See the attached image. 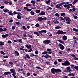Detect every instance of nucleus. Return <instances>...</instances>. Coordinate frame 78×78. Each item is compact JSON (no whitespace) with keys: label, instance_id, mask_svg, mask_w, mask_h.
Listing matches in <instances>:
<instances>
[{"label":"nucleus","instance_id":"obj_29","mask_svg":"<svg viewBox=\"0 0 78 78\" xmlns=\"http://www.w3.org/2000/svg\"><path fill=\"white\" fill-rule=\"evenodd\" d=\"M3 11H4V12H8V11H9V10L3 9Z\"/></svg>","mask_w":78,"mask_h":78},{"label":"nucleus","instance_id":"obj_60","mask_svg":"<svg viewBox=\"0 0 78 78\" xmlns=\"http://www.w3.org/2000/svg\"><path fill=\"white\" fill-rule=\"evenodd\" d=\"M12 2L11 1H9L8 2V3H9V5H12Z\"/></svg>","mask_w":78,"mask_h":78},{"label":"nucleus","instance_id":"obj_12","mask_svg":"<svg viewBox=\"0 0 78 78\" xmlns=\"http://www.w3.org/2000/svg\"><path fill=\"white\" fill-rule=\"evenodd\" d=\"M9 36V34H5V35L2 34V37L3 38H5L6 37H8V36Z\"/></svg>","mask_w":78,"mask_h":78},{"label":"nucleus","instance_id":"obj_57","mask_svg":"<svg viewBox=\"0 0 78 78\" xmlns=\"http://www.w3.org/2000/svg\"><path fill=\"white\" fill-rule=\"evenodd\" d=\"M26 56H27V58H28V59L30 58V57L29 55H28V54L26 55Z\"/></svg>","mask_w":78,"mask_h":78},{"label":"nucleus","instance_id":"obj_30","mask_svg":"<svg viewBox=\"0 0 78 78\" xmlns=\"http://www.w3.org/2000/svg\"><path fill=\"white\" fill-rule=\"evenodd\" d=\"M17 41H18L19 42H20V43H23L21 39H18L17 40Z\"/></svg>","mask_w":78,"mask_h":78},{"label":"nucleus","instance_id":"obj_31","mask_svg":"<svg viewBox=\"0 0 78 78\" xmlns=\"http://www.w3.org/2000/svg\"><path fill=\"white\" fill-rule=\"evenodd\" d=\"M15 54H16L17 56H19V52H18L17 51H15Z\"/></svg>","mask_w":78,"mask_h":78},{"label":"nucleus","instance_id":"obj_39","mask_svg":"<svg viewBox=\"0 0 78 78\" xmlns=\"http://www.w3.org/2000/svg\"><path fill=\"white\" fill-rule=\"evenodd\" d=\"M78 2V0H74L72 3L73 4H75Z\"/></svg>","mask_w":78,"mask_h":78},{"label":"nucleus","instance_id":"obj_54","mask_svg":"<svg viewBox=\"0 0 78 78\" xmlns=\"http://www.w3.org/2000/svg\"><path fill=\"white\" fill-rule=\"evenodd\" d=\"M71 56L73 57V58H75V55H74L73 54H71Z\"/></svg>","mask_w":78,"mask_h":78},{"label":"nucleus","instance_id":"obj_48","mask_svg":"<svg viewBox=\"0 0 78 78\" xmlns=\"http://www.w3.org/2000/svg\"><path fill=\"white\" fill-rule=\"evenodd\" d=\"M66 69L67 70H70V67H68L66 68Z\"/></svg>","mask_w":78,"mask_h":78},{"label":"nucleus","instance_id":"obj_10","mask_svg":"<svg viewBox=\"0 0 78 78\" xmlns=\"http://www.w3.org/2000/svg\"><path fill=\"white\" fill-rule=\"evenodd\" d=\"M44 58H45L46 59H48V58H51V56H50V55L48 54H46L45 55Z\"/></svg>","mask_w":78,"mask_h":78},{"label":"nucleus","instance_id":"obj_24","mask_svg":"<svg viewBox=\"0 0 78 78\" xmlns=\"http://www.w3.org/2000/svg\"><path fill=\"white\" fill-rule=\"evenodd\" d=\"M3 45H4V42L0 41V46H3Z\"/></svg>","mask_w":78,"mask_h":78},{"label":"nucleus","instance_id":"obj_47","mask_svg":"<svg viewBox=\"0 0 78 78\" xmlns=\"http://www.w3.org/2000/svg\"><path fill=\"white\" fill-rule=\"evenodd\" d=\"M12 75H16V72H15V71L13 72L12 73Z\"/></svg>","mask_w":78,"mask_h":78},{"label":"nucleus","instance_id":"obj_28","mask_svg":"<svg viewBox=\"0 0 78 78\" xmlns=\"http://www.w3.org/2000/svg\"><path fill=\"white\" fill-rule=\"evenodd\" d=\"M60 28H61V27L59 26H56L55 27L56 30H57V29H59Z\"/></svg>","mask_w":78,"mask_h":78},{"label":"nucleus","instance_id":"obj_3","mask_svg":"<svg viewBox=\"0 0 78 78\" xmlns=\"http://www.w3.org/2000/svg\"><path fill=\"white\" fill-rule=\"evenodd\" d=\"M43 42L44 44L48 45V44H50V40H46L44 41H43Z\"/></svg>","mask_w":78,"mask_h":78},{"label":"nucleus","instance_id":"obj_11","mask_svg":"<svg viewBox=\"0 0 78 78\" xmlns=\"http://www.w3.org/2000/svg\"><path fill=\"white\" fill-rule=\"evenodd\" d=\"M40 34H41V33H47V30H41V31H39L38 32Z\"/></svg>","mask_w":78,"mask_h":78},{"label":"nucleus","instance_id":"obj_53","mask_svg":"<svg viewBox=\"0 0 78 78\" xmlns=\"http://www.w3.org/2000/svg\"><path fill=\"white\" fill-rule=\"evenodd\" d=\"M16 27V26H12V30H15V27Z\"/></svg>","mask_w":78,"mask_h":78},{"label":"nucleus","instance_id":"obj_19","mask_svg":"<svg viewBox=\"0 0 78 78\" xmlns=\"http://www.w3.org/2000/svg\"><path fill=\"white\" fill-rule=\"evenodd\" d=\"M60 16H62L65 17L64 16H66V13L65 12H63L62 13H61Z\"/></svg>","mask_w":78,"mask_h":78},{"label":"nucleus","instance_id":"obj_49","mask_svg":"<svg viewBox=\"0 0 78 78\" xmlns=\"http://www.w3.org/2000/svg\"><path fill=\"white\" fill-rule=\"evenodd\" d=\"M74 68L76 70H78V66H75L74 67Z\"/></svg>","mask_w":78,"mask_h":78},{"label":"nucleus","instance_id":"obj_16","mask_svg":"<svg viewBox=\"0 0 78 78\" xmlns=\"http://www.w3.org/2000/svg\"><path fill=\"white\" fill-rule=\"evenodd\" d=\"M67 39V37L66 35H64L62 37V39L64 41H66Z\"/></svg>","mask_w":78,"mask_h":78},{"label":"nucleus","instance_id":"obj_43","mask_svg":"<svg viewBox=\"0 0 78 78\" xmlns=\"http://www.w3.org/2000/svg\"><path fill=\"white\" fill-rule=\"evenodd\" d=\"M39 26H40V25H39V23H37L35 25V26L36 27H39Z\"/></svg>","mask_w":78,"mask_h":78},{"label":"nucleus","instance_id":"obj_64","mask_svg":"<svg viewBox=\"0 0 78 78\" xmlns=\"http://www.w3.org/2000/svg\"><path fill=\"white\" fill-rule=\"evenodd\" d=\"M59 54H62V51H60L59 52Z\"/></svg>","mask_w":78,"mask_h":78},{"label":"nucleus","instance_id":"obj_63","mask_svg":"<svg viewBox=\"0 0 78 78\" xmlns=\"http://www.w3.org/2000/svg\"><path fill=\"white\" fill-rule=\"evenodd\" d=\"M7 43H8V44H11V43H12V42H11V41H7Z\"/></svg>","mask_w":78,"mask_h":78},{"label":"nucleus","instance_id":"obj_36","mask_svg":"<svg viewBox=\"0 0 78 78\" xmlns=\"http://www.w3.org/2000/svg\"><path fill=\"white\" fill-rule=\"evenodd\" d=\"M55 16H56L57 17H58H58H59V14L58 13H56L55 14Z\"/></svg>","mask_w":78,"mask_h":78},{"label":"nucleus","instance_id":"obj_2","mask_svg":"<svg viewBox=\"0 0 78 78\" xmlns=\"http://www.w3.org/2000/svg\"><path fill=\"white\" fill-rule=\"evenodd\" d=\"M63 17L64 19L66 21L67 23H68V24H70V22L71 21V20L70 18L69 17L66 16H64Z\"/></svg>","mask_w":78,"mask_h":78},{"label":"nucleus","instance_id":"obj_21","mask_svg":"<svg viewBox=\"0 0 78 78\" xmlns=\"http://www.w3.org/2000/svg\"><path fill=\"white\" fill-rule=\"evenodd\" d=\"M63 6L65 7V8H70V6L69 5H63Z\"/></svg>","mask_w":78,"mask_h":78},{"label":"nucleus","instance_id":"obj_8","mask_svg":"<svg viewBox=\"0 0 78 78\" xmlns=\"http://www.w3.org/2000/svg\"><path fill=\"white\" fill-rule=\"evenodd\" d=\"M52 53V52L51 51H49V52H47L46 51H44L43 52H42V55H46V54H47V53L48 54H51Z\"/></svg>","mask_w":78,"mask_h":78},{"label":"nucleus","instance_id":"obj_14","mask_svg":"<svg viewBox=\"0 0 78 78\" xmlns=\"http://www.w3.org/2000/svg\"><path fill=\"white\" fill-rule=\"evenodd\" d=\"M37 20L39 22H42V20H43V18L42 17H38Z\"/></svg>","mask_w":78,"mask_h":78},{"label":"nucleus","instance_id":"obj_55","mask_svg":"<svg viewBox=\"0 0 78 78\" xmlns=\"http://www.w3.org/2000/svg\"><path fill=\"white\" fill-rule=\"evenodd\" d=\"M22 28H23V29H24V30H27V28H26V27H25V26H23Z\"/></svg>","mask_w":78,"mask_h":78},{"label":"nucleus","instance_id":"obj_23","mask_svg":"<svg viewBox=\"0 0 78 78\" xmlns=\"http://www.w3.org/2000/svg\"><path fill=\"white\" fill-rule=\"evenodd\" d=\"M40 12L41 11L39 10H35V12L36 13H37V14H39Z\"/></svg>","mask_w":78,"mask_h":78},{"label":"nucleus","instance_id":"obj_25","mask_svg":"<svg viewBox=\"0 0 78 78\" xmlns=\"http://www.w3.org/2000/svg\"><path fill=\"white\" fill-rule=\"evenodd\" d=\"M34 34H36L38 36H40V35H39V33L36 32H34Z\"/></svg>","mask_w":78,"mask_h":78},{"label":"nucleus","instance_id":"obj_32","mask_svg":"<svg viewBox=\"0 0 78 78\" xmlns=\"http://www.w3.org/2000/svg\"><path fill=\"white\" fill-rule=\"evenodd\" d=\"M54 23L55 24H56L57 23H59V22L58 21L56 20L55 21H54Z\"/></svg>","mask_w":78,"mask_h":78},{"label":"nucleus","instance_id":"obj_26","mask_svg":"<svg viewBox=\"0 0 78 78\" xmlns=\"http://www.w3.org/2000/svg\"><path fill=\"white\" fill-rule=\"evenodd\" d=\"M32 6V5L30 3H27L26 5V6Z\"/></svg>","mask_w":78,"mask_h":78},{"label":"nucleus","instance_id":"obj_34","mask_svg":"<svg viewBox=\"0 0 78 78\" xmlns=\"http://www.w3.org/2000/svg\"><path fill=\"white\" fill-rule=\"evenodd\" d=\"M0 53L2 54V55H4L6 54L5 52H3V51H0Z\"/></svg>","mask_w":78,"mask_h":78},{"label":"nucleus","instance_id":"obj_18","mask_svg":"<svg viewBox=\"0 0 78 78\" xmlns=\"http://www.w3.org/2000/svg\"><path fill=\"white\" fill-rule=\"evenodd\" d=\"M62 72V71L61 70L59 69H56V73H58L59 72Z\"/></svg>","mask_w":78,"mask_h":78},{"label":"nucleus","instance_id":"obj_9","mask_svg":"<svg viewBox=\"0 0 78 78\" xmlns=\"http://www.w3.org/2000/svg\"><path fill=\"white\" fill-rule=\"evenodd\" d=\"M62 30H58L57 32H56V34H57L58 35L59 34H62Z\"/></svg>","mask_w":78,"mask_h":78},{"label":"nucleus","instance_id":"obj_42","mask_svg":"<svg viewBox=\"0 0 78 78\" xmlns=\"http://www.w3.org/2000/svg\"><path fill=\"white\" fill-rule=\"evenodd\" d=\"M58 41L59 42H60V43H62V44H64V42L63 41H61V40H58Z\"/></svg>","mask_w":78,"mask_h":78},{"label":"nucleus","instance_id":"obj_52","mask_svg":"<svg viewBox=\"0 0 78 78\" xmlns=\"http://www.w3.org/2000/svg\"><path fill=\"white\" fill-rule=\"evenodd\" d=\"M35 68L36 69H40L41 70L42 69H41V67H39V66H36L35 67Z\"/></svg>","mask_w":78,"mask_h":78},{"label":"nucleus","instance_id":"obj_38","mask_svg":"<svg viewBox=\"0 0 78 78\" xmlns=\"http://www.w3.org/2000/svg\"><path fill=\"white\" fill-rule=\"evenodd\" d=\"M46 9L47 10H51V9H52V8L51 7H48Z\"/></svg>","mask_w":78,"mask_h":78},{"label":"nucleus","instance_id":"obj_41","mask_svg":"<svg viewBox=\"0 0 78 78\" xmlns=\"http://www.w3.org/2000/svg\"><path fill=\"white\" fill-rule=\"evenodd\" d=\"M69 75L70 76H75V74L73 73H69Z\"/></svg>","mask_w":78,"mask_h":78},{"label":"nucleus","instance_id":"obj_7","mask_svg":"<svg viewBox=\"0 0 78 78\" xmlns=\"http://www.w3.org/2000/svg\"><path fill=\"white\" fill-rule=\"evenodd\" d=\"M45 14V12L44 11H41L39 13L40 16H44Z\"/></svg>","mask_w":78,"mask_h":78},{"label":"nucleus","instance_id":"obj_4","mask_svg":"<svg viewBox=\"0 0 78 78\" xmlns=\"http://www.w3.org/2000/svg\"><path fill=\"white\" fill-rule=\"evenodd\" d=\"M58 46L59 47V48H60L61 50H64V48H65L64 46L63 45L61 44H59Z\"/></svg>","mask_w":78,"mask_h":78},{"label":"nucleus","instance_id":"obj_51","mask_svg":"<svg viewBox=\"0 0 78 78\" xmlns=\"http://www.w3.org/2000/svg\"><path fill=\"white\" fill-rule=\"evenodd\" d=\"M35 54H36V55H37V54H38V53H39V52H38V51H37L36 50L35 51Z\"/></svg>","mask_w":78,"mask_h":78},{"label":"nucleus","instance_id":"obj_58","mask_svg":"<svg viewBox=\"0 0 78 78\" xmlns=\"http://www.w3.org/2000/svg\"><path fill=\"white\" fill-rule=\"evenodd\" d=\"M34 54H33V53H31L30 54V57H33V56H34Z\"/></svg>","mask_w":78,"mask_h":78},{"label":"nucleus","instance_id":"obj_5","mask_svg":"<svg viewBox=\"0 0 78 78\" xmlns=\"http://www.w3.org/2000/svg\"><path fill=\"white\" fill-rule=\"evenodd\" d=\"M51 72L53 74H55V73H56V69L55 68H52L51 70Z\"/></svg>","mask_w":78,"mask_h":78},{"label":"nucleus","instance_id":"obj_17","mask_svg":"<svg viewBox=\"0 0 78 78\" xmlns=\"http://www.w3.org/2000/svg\"><path fill=\"white\" fill-rule=\"evenodd\" d=\"M11 73L10 72H5L4 73V74L5 75H8L11 74Z\"/></svg>","mask_w":78,"mask_h":78},{"label":"nucleus","instance_id":"obj_1","mask_svg":"<svg viewBox=\"0 0 78 78\" xmlns=\"http://www.w3.org/2000/svg\"><path fill=\"white\" fill-rule=\"evenodd\" d=\"M62 65L64 66H69L70 65V63L68 61L66 60L64 62L62 63Z\"/></svg>","mask_w":78,"mask_h":78},{"label":"nucleus","instance_id":"obj_20","mask_svg":"<svg viewBox=\"0 0 78 78\" xmlns=\"http://www.w3.org/2000/svg\"><path fill=\"white\" fill-rule=\"evenodd\" d=\"M30 3H32L33 5V6H34V5H35V2L33 0L31 1Z\"/></svg>","mask_w":78,"mask_h":78},{"label":"nucleus","instance_id":"obj_6","mask_svg":"<svg viewBox=\"0 0 78 78\" xmlns=\"http://www.w3.org/2000/svg\"><path fill=\"white\" fill-rule=\"evenodd\" d=\"M63 4H64L63 3H60V4H57L55 5V6L56 7V8H60V6H62Z\"/></svg>","mask_w":78,"mask_h":78},{"label":"nucleus","instance_id":"obj_44","mask_svg":"<svg viewBox=\"0 0 78 78\" xmlns=\"http://www.w3.org/2000/svg\"><path fill=\"white\" fill-rule=\"evenodd\" d=\"M3 31H4V30L2 28H0V32H3Z\"/></svg>","mask_w":78,"mask_h":78},{"label":"nucleus","instance_id":"obj_33","mask_svg":"<svg viewBox=\"0 0 78 78\" xmlns=\"http://www.w3.org/2000/svg\"><path fill=\"white\" fill-rule=\"evenodd\" d=\"M73 31H75L76 32H78V30L76 28L73 29Z\"/></svg>","mask_w":78,"mask_h":78},{"label":"nucleus","instance_id":"obj_62","mask_svg":"<svg viewBox=\"0 0 78 78\" xmlns=\"http://www.w3.org/2000/svg\"><path fill=\"white\" fill-rule=\"evenodd\" d=\"M9 64L10 65H13V62H9Z\"/></svg>","mask_w":78,"mask_h":78},{"label":"nucleus","instance_id":"obj_46","mask_svg":"<svg viewBox=\"0 0 78 78\" xmlns=\"http://www.w3.org/2000/svg\"><path fill=\"white\" fill-rule=\"evenodd\" d=\"M50 2H51V1L50 0L47 1L46 2V4H48Z\"/></svg>","mask_w":78,"mask_h":78},{"label":"nucleus","instance_id":"obj_13","mask_svg":"<svg viewBox=\"0 0 78 78\" xmlns=\"http://www.w3.org/2000/svg\"><path fill=\"white\" fill-rule=\"evenodd\" d=\"M25 47H26L28 49H30L31 48V45H29L28 44H26L25 45Z\"/></svg>","mask_w":78,"mask_h":78},{"label":"nucleus","instance_id":"obj_40","mask_svg":"<svg viewBox=\"0 0 78 78\" xmlns=\"http://www.w3.org/2000/svg\"><path fill=\"white\" fill-rule=\"evenodd\" d=\"M73 17H74V19H78V16L76 15H73Z\"/></svg>","mask_w":78,"mask_h":78},{"label":"nucleus","instance_id":"obj_56","mask_svg":"<svg viewBox=\"0 0 78 78\" xmlns=\"http://www.w3.org/2000/svg\"><path fill=\"white\" fill-rule=\"evenodd\" d=\"M23 36L24 37H27V34H23Z\"/></svg>","mask_w":78,"mask_h":78},{"label":"nucleus","instance_id":"obj_37","mask_svg":"<svg viewBox=\"0 0 78 78\" xmlns=\"http://www.w3.org/2000/svg\"><path fill=\"white\" fill-rule=\"evenodd\" d=\"M17 18L18 19H21V16L20 15H18L17 16Z\"/></svg>","mask_w":78,"mask_h":78},{"label":"nucleus","instance_id":"obj_15","mask_svg":"<svg viewBox=\"0 0 78 78\" xmlns=\"http://www.w3.org/2000/svg\"><path fill=\"white\" fill-rule=\"evenodd\" d=\"M12 11H10L8 12V13H9V15H10V16H14V15L13 14V13H12Z\"/></svg>","mask_w":78,"mask_h":78},{"label":"nucleus","instance_id":"obj_27","mask_svg":"<svg viewBox=\"0 0 78 78\" xmlns=\"http://www.w3.org/2000/svg\"><path fill=\"white\" fill-rule=\"evenodd\" d=\"M30 14L32 15V16H34V14H35V13L33 11H31L30 12Z\"/></svg>","mask_w":78,"mask_h":78},{"label":"nucleus","instance_id":"obj_45","mask_svg":"<svg viewBox=\"0 0 78 78\" xmlns=\"http://www.w3.org/2000/svg\"><path fill=\"white\" fill-rule=\"evenodd\" d=\"M60 19L62 20H63V21H65V20L61 16L60 17Z\"/></svg>","mask_w":78,"mask_h":78},{"label":"nucleus","instance_id":"obj_22","mask_svg":"<svg viewBox=\"0 0 78 78\" xmlns=\"http://www.w3.org/2000/svg\"><path fill=\"white\" fill-rule=\"evenodd\" d=\"M10 72H11L10 73H11V74L12 73H13V72H14L15 71V69H11L10 70Z\"/></svg>","mask_w":78,"mask_h":78},{"label":"nucleus","instance_id":"obj_61","mask_svg":"<svg viewBox=\"0 0 78 78\" xmlns=\"http://www.w3.org/2000/svg\"><path fill=\"white\" fill-rule=\"evenodd\" d=\"M32 49L30 48V49L29 51H28V52H30L31 51H32Z\"/></svg>","mask_w":78,"mask_h":78},{"label":"nucleus","instance_id":"obj_50","mask_svg":"<svg viewBox=\"0 0 78 78\" xmlns=\"http://www.w3.org/2000/svg\"><path fill=\"white\" fill-rule=\"evenodd\" d=\"M27 76H30L31 75V73H27Z\"/></svg>","mask_w":78,"mask_h":78},{"label":"nucleus","instance_id":"obj_35","mask_svg":"<svg viewBox=\"0 0 78 78\" xmlns=\"http://www.w3.org/2000/svg\"><path fill=\"white\" fill-rule=\"evenodd\" d=\"M23 76H25V77H26V78H27V77H28V76H27V74L25 73H23Z\"/></svg>","mask_w":78,"mask_h":78},{"label":"nucleus","instance_id":"obj_59","mask_svg":"<svg viewBox=\"0 0 78 78\" xmlns=\"http://www.w3.org/2000/svg\"><path fill=\"white\" fill-rule=\"evenodd\" d=\"M32 10V9H28L27 8V11H31Z\"/></svg>","mask_w":78,"mask_h":78}]
</instances>
